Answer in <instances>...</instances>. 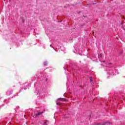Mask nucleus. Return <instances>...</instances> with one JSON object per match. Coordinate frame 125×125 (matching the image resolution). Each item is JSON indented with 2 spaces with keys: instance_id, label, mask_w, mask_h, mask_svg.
I'll list each match as a JSON object with an SVG mask.
<instances>
[{
  "instance_id": "obj_7",
  "label": "nucleus",
  "mask_w": 125,
  "mask_h": 125,
  "mask_svg": "<svg viewBox=\"0 0 125 125\" xmlns=\"http://www.w3.org/2000/svg\"><path fill=\"white\" fill-rule=\"evenodd\" d=\"M38 116V115H36V116Z\"/></svg>"
},
{
  "instance_id": "obj_6",
  "label": "nucleus",
  "mask_w": 125,
  "mask_h": 125,
  "mask_svg": "<svg viewBox=\"0 0 125 125\" xmlns=\"http://www.w3.org/2000/svg\"><path fill=\"white\" fill-rule=\"evenodd\" d=\"M44 125H46V123H44Z\"/></svg>"
},
{
  "instance_id": "obj_5",
  "label": "nucleus",
  "mask_w": 125,
  "mask_h": 125,
  "mask_svg": "<svg viewBox=\"0 0 125 125\" xmlns=\"http://www.w3.org/2000/svg\"><path fill=\"white\" fill-rule=\"evenodd\" d=\"M57 105H60V104L57 103Z\"/></svg>"
},
{
  "instance_id": "obj_2",
  "label": "nucleus",
  "mask_w": 125,
  "mask_h": 125,
  "mask_svg": "<svg viewBox=\"0 0 125 125\" xmlns=\"http://www.w3.org/2000/svg\"><path fill=\"white\" fill-rule=\"evenodd\" d=\"M42 112H39L37 115H42Z\"/></svg>"
},
{
  "instance_id": "obj_1",
  "label": "nucleus",
  "mask_w": 125,
  "mask_h": 125,
  "mask_svg": "<svg viewBox=\"0 0 125 125\" xmlns=\"http://www.w3.org/2000/svg\"><path fill=\"white\" fill-rule=\"evenodd\" d=\"M64 99L63 98H60L58 99V101H63Z\"/></svg>"
},
{
  "instance_id": "obj_3",
  "label": "nucleus",
  "mask_w": 125,
  "mask_h": 125,
  "mask_svg": "<svg viewBox=\"0 0 125 125\" xmlns=\"http://www.w3.org/2000/svg\"><path fill=\"white\" fill-rule=\"evenodd\" d=\"M44 65H47V62H44Z\"/></svg>"
},
{
  "instance_id": "obj_4",
  "label": "nucleus",
  "mask_w": 125,
  "mask_h": 125,
  "mask_svg": "<svg viewBox=\"0 0 125 125\" xmlns=\"http://www.w3.org/2000/svg\"><path fill=\"white\" fill-rule=\"evenodd\" d=\"M90 80L91 81V82H92V78H91V77L90 78Z\"/></svg>"
}]
</instances>
